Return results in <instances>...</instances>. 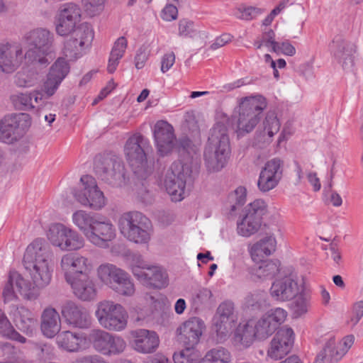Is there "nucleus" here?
I'll return each instance as SVG.
<instances>
[{"instance_id":"nucleus-1","label":"nucleus","mask_w":363,"mask_h":363,"mask_svg":"<svg viewBox=\"0 0 363 363\" xmlns=\"http://www.w3.org/2000/svg\"><path fill=\"white\" fill-rule=\"evenodd\" d=\"M81 18V9L74 3L62 5L55 16V30L59 35L66 36L74 33V36L66 41L63 48V54L70 60L80 57L94 39V32L89 25L79 26Z\"/></svg>"},{"instance_id":"nucleus-2","label":"nucleus","mask_w":363,"mask_h":363,"mask_svg":"<svg viewBox=\"0 0 363 363\" xmlns=\"http://www.w3.org/2000/svg\"><path fill=\"white\" fill-rule=\"evenodd\" d=\"M23 265L36 287L43 289L50 284L53 268L42 240L37 239L27 247L23 256Z\"/></svg>"},{"instance_id":"nucleus-3","label":"nucleus","mask_w":363,"mask_h":363,"mask_svg":"<svg viewBox=\"0 0 363 363\" xmlns=\"http://www.w3.org/2000/svg\"><path fill=\"white\" fill-rule=\"evenodd\" d=\"M230 145L227 127L216 123L211 130L208 144L204 151V161L209 172H217L224 168L230 159Z\"/></svg>"},{"instance_id":"nucleus-4","label":"nucleus","mask_w":363,"mask_h":363,"mask_svg":"<svg viewBox=\"0 0 363 363\" xmlns=\"http://www.w3.org/2000/svg\"><path fill=\"white\" fill-rule=\"evenodd\" d=\"M266 107V100L260 96L243 97L238 101L233 114L238 136H244L254 130Z\"/></svg>"},{"instance_id":"nucleus-5","label":"nucleus","mask_w":363,"mask_h":363,"mask_svg":"<svg viewBox=\"0 0 363 363\" xmlns=\"http://www.w3.org/2000/svg\"><path fill=\"white\" fill-rule=\"evenodd\" d=\"M23 40L27 50L25 54L28 61L36 62L42 65L50 62L48 56L54 52L53 34L48 29L38 28L27 32Z\"/></svg>"},{"instance_id":"nucleus-6","label":"nucleus","mask_w":363,"mask_h":363,"mask_svg":"<svg viewBox=\"0 0 363 363\" xmlns=\"http://www.w3.org/2000/svg\"><path fill=\"white\" fill-rule=\"evenodd\" d=\"M118 228L120 233L130 242L147 244L152 236L150 220L139 211H128L118 218Z\"/></svg>"},{"instance_id":"nucleus-7","label":"nucleus","mask_w":363,"mask_h":363,"mask_svg":"<svg viewBox=\"0 0 363 363\" xmlns=\"http://www.w3.org/2000/svg\"><path fill=\"white\" fill-rule=\"evenodd\" d=\"M94 315L99 325L108 331L121 332L128 326L127 310L122 304L112 300L98 302Z\"/></svg>"},{"instance_id":"nucleus-8","label":"nucleus","mask_w":363,"mask_h":363,"mask_svg":"<svg viewBox=\"0 0 363 363\" xmlns=\"http://www.w3.org/2000/svg\"><path fill=\"white\" fill-rule=\"evenodd\" d=\"M148 141L140 134L130 136L126 141L124 152L134 174L140 179H145L153 172V164L148 162L145 152Z\"/></svg>"},{"instance_id":"nucleus-9","label":"nucleus","mask_w":363,"mask_h":363,"mask_svg":"<svg viewBox=\"0 0 363 363\" xmlns=\"http://www.w3.org/2000/svg\"><path fill=\"white\" fill-rule=\"evenodd\" d=\"M192 172V161H177L172 164L164 177V186L174 201H180L185 197L186 183Z\"/></svg>"},{"instance_id":"nucleus-10","label":"nucleus","mask_w":363,"mask_h":363,"mask_svg":"<svg viewBox=\"0 0 363 363\" xmlns=\"http://www.w3.org/2000/svg\"><path fill=\"white\" fill-rule=\"evenodd\" d=\"M50 242L62 251H77L85 245L84 238L75 230L62 223H53L47 232Z\"/></svg>"},{"instance_id":"nucleus-11","label":"nucleus","mask_w":363,"mask_h":363,"mask_svg":"<svg viewBox=\"0 0 363 363\" xmlns=\"http://www.w3.org/2000/svg\"><path fill=\"white\" fill-rule=\"evenodd\" d=\"M288 313L281 308L269 310L259 318L247 321V326L252 328L255 337L263 340L271 336L286 319Z\"/></svg>"},{"instance_id":"nucleus-12","label":"nucleus","mask_w":363,"mask_h":363,"mask_svg":"<svg viewBox=\"0 0 363 363\" xmlns=\"http://www.w3.org/2000/svg\"><path fill=\"white\" fill-rule=\"evenodd\" d=\"M31 125V119L27 113L11 114L0 121V141L12 144L19 140Z\"/></svg>"},{"instance_id":"nucleus-13","label":"nucleus","mask_w":363,"mask_h":363,"mask_svg":"<svg viewBox=\"0 0 363 363\" xmlns=\"http://www.w3.org/2000/svg\"><path fill=\"white\" fill-rule=\"evenodd\" d=\"M80 182L82 189L74 192V197L82 206L93 210H101L106 205L104 193L99 189L95 179L90 175H84Z\"/></svg>"},{"instance_id":"nucleus-14","label":"nucleus","mask_w":363,"mask_h":363,"mask_svg":"<svg viewBox=\"0 0 363 363\" xmlns=\"http://www.w3.org/2000/svg\"><path fill=\"white\" fill-rule=\"evenodd\" d=\"M60 267L68 283L83 275L89 274L93 264L88 257L79 253L69 252L62 256Z\"/></svg>"},{"instance_id":"nucleus-15","label":"nucleus","mask_w":363,"mask_h":363,"mask_svg":"<svg viewBox=\"0 0 363 363\" xmlns=\"http://www.w3.org/2000/svg\"><path fill=\"white\" fill-rule=\"evenodd\" d=\"M17 294H19L25 299L35 300L39 296V289L25 279L18 272H11L3 291L4 301L16 300Z\"/></svg>"},{"instance_id":"nucleus-16","label":"nucleus","mask_w":363,"mask_h":363,"mask_svg":"<svg viewBox=\"0 0 363 363\" xmlns=\"http://www.w3.org/2000/svg\"><path fill=\"white\" fill-rule=\"evenodd\" d=\"M266 203L262 199H256L246 207L245 216L238 220V233L243 237H250L258 231L261 225L262 216L266 212Z\"/></svg>"},{"instance_id":"nucleus-17","label":"nucleus","mask_w":363,"mask_h":363,"mask_svg":"<svg viewBox=\"0 0 363 363\" xmlns=\"http://www.w3.org/2000/svg\"><path fill=\"white\" fill-rule=\"evenodd\" d=\"M206 325L199 317H191L183 321L176 330L177 340L183 345L197 346L205 332Z\"/></svg>"},{"instance_id":"nucleus-18","label":"nucleus","mask_w":363,"mask_h":363,"mask_svg":"<svg viewBox=\"0 0 363 363\" xmlns=\"http://www.w3.org/2000/svg\"><path fill=\"white\" fill-rule=\"evenodd\" d=\"M28 60L22 45L18 43H0V72L11 74Z\"/></svg>"},{"instance_id":"nucleus-19","label":"nucleus","mask_w":363,"mask_h":363,"mask_svg":"<svg viewBox=\"0 0 363 363\" xmlns=\"http://www.w3.org/2000/svg\"><path fill=\"white\" fill-rule=\"evenodd\" d=\"M303 285L298 283L297 275L291 273L276 279L270 289V294L277 301H289L303 291Z\"/></svg>"},{"instance_id":"nucleus-20","label":"nucleus","mask_w":363,"mask_h":363,"mask_svg":"<svg viewBox=\"0 0 363 363\" xmlns=\"http://www.w3.org/2000/svg\"><path fill=\"white\" fill-rule=\"evenodd\" d=\"M116 238V229L112 222L98 216L86 239L93 245L106 248Z\"/></svg>"},{"instance_id":"nucleus-21","label":"nucleus","mask_w":363,"mask_h":363,"mask_svg":"<svg viewBox=\"0 0 363 363\" xmlns=\"http://www.w3.org/2000/svg\"><path fill=\"white\" fill-rule=\"evenodd\" d=\"M295 334L288 326L281 328L270 342L267 357L274 360L284 357L291 350Z\"/></svg>"},{"instance_id":"nucleus-22","label":"nucleus","mask_w":363,"mask_h":363,"mask_svg":"<svg viewBox=\"0 0 363 363\" xmlns=\"http://www.w3.org/2000/svg\"><path fill=\"white\" fill-rule=\"evenodd\" d=\"M283 166L284 162L277 157L264 164L257 181L258 189L262 192H268L278 185L282 177Z\"/></svg>"},{"instance_id":"nucleus-23","label":"nucleus","mask_w":363,"mask_h":363,"mask_svg":"<svg viewBox=\"0 0 363 363\" xmlns=\"http://www.w3.org/2000/svg\"><path fill=\"white\" fill-rule=\"evenodd\" d=\"M96 174L101 179L113 183L123 177V166L121 162L113 157L98 156L94 160Z\"/></svg>"},{"instance_id":"nucleus-24","label":"nucleus","mask_w":363,"mask_h":363,"mask_svg":"<svg viewBox=\"0 0 363 363\" xmlns=\"http://www.w3.org/2000/svg\"><path fill=\"white\" fill-rule=\"evenodd\" d=\"M69 71L70 66L68 62L63 57H59L50 68L43 85L44 92L48 96H52Z\"/></svg>"},{"instance_id":"nucleus-25","label":"nucleus","mask_w":363,"mask_h":363,"mask_svg":"<svg viewBox=\"0 0 363 363\" xmlns=\"http://www.w3.org/2000/svg\"><path fill=\"white\" fill-rule=\"evenodd\" d=\"M330 48L334 57L342 68L350 70L354 65V45L342 36H336Z\"/></svg>"},{"instance_id":"nucleus-26","label":"nucleus","mask_w":363,"mask_h":363,"mask_svg":"<svg viewBox=\"0 0 363 363\" xmlns=\"http://www.w3.org/2000/svg\"><path fill=\"white\" fill-rule=\"evenodd\" d=\"M61 313L65 321L69 325L86 328L91 323V318L88 311L74 302L67 301L63 304Z\"/></svg>"},{"instance_id":"nucleus-27","label":"nucleus","mask_w":363,"mask_h":363,"mask_svg":"<svg viewBox=\"0 0 363 363\" xmlns=\"http://www.w3.org/2000/svg\"><path fill=\"white\" fill-rule=\"evenodd\" d=\"M133 338V348L141 354H150L155 352L159 347L160 338L153 330L138 329L131 332Z\"/></svg>"},{"instance_id":"nucleus-28","label":"nucleus","mask_w":363,"mask_h":363,"mask_svg":"<svg viewBox=\"0 0 363 363\" xmlns=\"http://www.w3.org/2000/svg\"><path fill=\"white\" fill-rule=\"evenodd\" d=\"M154 137L157 151L163 156L169 153L174 147L175 136L174 128L164 121H157L154 126Z\"/></svg>"},{"instance_id":"nucleus-29","label":"nucleus","mask_w":363,"mask_h":363,"mask_svg":"<svg viewBox=\"0 0 363 363\" xmlns=\"http://www.w3.org/2000/svg\"><path fill=\"white\" fill-rule=\"evenodd\" d=\"M135 277L142 284L153 289L164 288L168 284V275L160 267L150 265L143 274L135 270Z\"/></svg>"},{"instance_id":"nucleus-30","label":"nucleus","mask_w":363,"mask_h":363,"mask_svg":"<svg viewBox=\"0 0 363 363\" xmlns=\"http://www.w3.org/2000/svg\"><path fill=\"white\" fill-rule=\"evenodd\" d=\"M56 344L62 350L77 352L86 347V337L83 333L62 331L57 335Z\"/></svg>"},{"instance_id":"nucleus-31","label":"nucleus","mask_w":363,"mask_h":363,"mask_svg":"<svg viewBox=\"0 0 363 363\" xmlns=\"http://www.w3.org/2000/svg\"><path fill=\"white\" fill-rule=\"evenodd\" d=\"M40 330L44 336L53 338L61 330V319L58 312L52 307H46L40 317Z\"/></svg>"},{"instance_id":"nucleus-32","label":"nucleus","mask_w":363,"mask_h":363,"mask_svg":"<svg viewBox=\"0 0 363 363\" xmlns=\"http://www.w3.org/2000/svg\"><path fill=\"white\" fill-rule=\"evenodd\" d=\"M76 297L84 301L94 300L96 296V289L89 274L83 275L68 282Z\"/></svg>"},{"instance_id":"nucleus-33","label":"nucleus","mask_w":363,"mask_h":363,"mask_svg":"<svg viewBox=\"0 0 363 363\" xmlns=\"http://www.w3.org/2000/svg\"><path fill=\"white\" fill-rule=\"evenodd\" d=\"M13 321L17 328L28 337L36 332L38 320L35 315L28 308L19 307L14 313Z\"/></svg>"},{"instance_id":"nucleus-34","label":"nucleus","mask_w":363,"mask_h":363,"mask_svg":"<svg viewBox=\"0 0 363 363\" xmlns=\"http://www.w3.org/2000/svg\"><path fill=\"white\" fill-rule=\"evenodd\" d=\"M277 240L274 236L267 235L255 244L249 246V253L253 262H259L263 258L269 256L275 250Z\"/></svg>"},{"instance_id":"nucleus-35","label":"nucleus","mask_w":363,"mask_h":363,"mask_svg":"<svg viewBox=\"0 0 363 363\" xmlns=\"http://www.w3.org/2000/svg\"><path fill=\"white\" fill-rule=\"evenodd\" d=\"M279 272V262L272 260L262 262L259 266L249 269L250 278L255 281L273 278Z\"/></svg>"},{"instance_id":"nucleus-36","label":"nucleus","mask_w":363,"mask_h":363,"mask_svg":"<svg viewBox=\"0 0 363 363\" xmlns=\"http://www.w3.org/2000/svg\"><path fill=\"white\" fill-rule=\"evenodd\" d=\"M281 123L274 111H268L262 123L261 140L269 143L280 130Z\"/></svg>"},{"instance_id":"nucleus-37","label":"nucleus","mask_w":363,"mask_h":363,"mask_svg":"<svg viewBox=\"0 0 363 363\" xmlns=\"http://www.w3.org/2000/svg\"><path fill=\"white\" fill-rule=\"evenodd\" d=\"M238 318L214 316L213 330L218 342H223L236 325Z\"/></svg>"},{"instance_id":"nucleus-38","label":"nucleus","mask_w":363,"mask_h":363,"mask_svg":"<svg viewBox=\"0 0 363 363\" xmlns=\"http://www.w3.org/2000/svg\"><path fill=\"white\" fill-rule=\"evenodd\" d=\"M98 216L84 210H77L72 216L73 223L86 238L94 224Z\"/></svg>"},{"instance_id":"nucleus-39","label":"nucleus","mask_w":363,"mask_h":363,"mask_svg":"<svg viewBox=\"0 0 363 363\" xmlns=\"http://www.w3.org/2000/svg\"><path fill=\"white\" fill-rule=\"evenodd\" d=\"M127 45L128 41L125 37H120L115 41L108 58L107 65L108 73L113 74L116 70L121 59L124 55Z\"/></svg>"},{"instance_id":"nucleus-40","label":"nucleus","mask_w":363,"mask_h":363,"mask_svg":"<svg viewBox=\"0 0 363 363\" xmlns=\"http://www.w3.org/2000/svg\"><path fill=\"white\" fill-rule=\"evenodd\" d=\"M255 337L252 328L247 326V322L245 325H240L234 334L233 342L240 349L247 348L253 343Z\"/></svg>"},{"instance_id":"nucleus-41","label":"nucleus","mask_w":363,"mask_h":363,"mask_svg":"<svg viewBox=\"0 0 363 363\" xmlns=\"http://www.w3.org/2000/svg\"><path fill=\"white\" fill-rule=\"evenodd\" d=\"M111 335L106 330L93 329L88 334L86 340H89L97 352L103 354Z\"/></svg>"},{"instance_id":"nucleus-42","label":"nucleus","mask_w":363,"mask_h":363,"mask_svg":"<svg viewBox=\"0 0 363 363\" xmlns=\"http://www.w3.org/2000/svg\"><path fill=\"white\" fill-rule=\"evenodd\" d=\"M231 361L230 352L221 346L208 350L201 359V363H231Z\"/></svg>"},{"instance_id":"nucleus-43","label":"nucleus","mask_w":363,"mask_h":363,"mask_svg":"<svg viewBox=\"0 0 363 363\" xmlns=\"http://www.w3.org/2000/svg\"><path fill=\"white\" fill-rule=\"evenodd\" d=\"M0 335L11 340L26 343V338L14 329L5 313L0 309Z\"/></svg>"},{"instance_id":"nucleus-44","label":"nucleus","mask_w":363,"mask_h":363,"mask_svg":"<svg viewBox=\"0 0 363 363\" xmlns=\"http://www.w3.org/2000/svg\"><path fill=\"white\" fill-rule=\"evenodd\" d=\"M121 269V268L113 264H101L96 269V275L99 280L103 284L108 287Z\"/></svg>"},{"instance_id":"nucleus-45","label":"nucleus","mask_w":363,"mask_h":363,"mask_svg":"<svg viewBox=\"0 0 363 363\" xmlns=\"http://www.w3.org/2000/svg\"><path fill=\"white\" fill-rule=\"evenodd\" d=\"M184 346V349L174 352L173 355L174 363H201L199 354L195 350L196 346Z\"/></svg>"},{"instance_id":"nucleus-46","label":"nucleus","mask_w":363,"mask_h":363,"mask_svg":"<svg viewBox=\"0 0 363 363\" xmlns=\"http://www.w3.org/2000/svg\"><path fill=\"white\" fill-rule=\"evenodd\" d=\"M126 347V342L121 336L112 334L102 355L107 357L120 355Z\"/></svg>"},{"instance_id":"nucleus-47","label":"nucleus","mask_w":363,"mask_h":363,"mask_svg":"<svg viewBox=\"0 0 363 363\" xmlns=\"http://www.w3.org/2000/svg\"><path fill=\"white\" fill-rule=\"evenodd\" d=\"M338 346H336L335 340L330 338L325 344L323 350L317 356L315 363H331L337 362L340 359L336 358V351Z\"/></svg>"},{"instance_id":"nucleus-48","label":"nucleus","mask_w":363,"mask_h":363,"mask_svg":"<svg viewBox=\"0 0 363 363\" xmlns=\"http://www.w3.org/2000/svg\"><path fill=\"white\" fill-rule=\"evenodd\" d=\"M38 74L33 70H21L15 75V84L19 87H31L38 82Z\"/></svg>"},{"instance_id":"nucleus-49","label":"nucleus","mask_w":363,"mask_h":363,"mask_svg":"<svg viewBox=\"0 0 363 363\" xmlns=\"http://www.w3.org/2000/svg\"><path fill=\"white\" fill-rule=\"evenodd\" d=\"M294 298L295 300L292 302L291 308L293 315L296 318H298L308 312L310 306L309 297L303 291Z\"/></svg>"},{"instance_id":"nucleus-50","label":"nucleus","mask_w":363,"mask_h":363,"mask_svg":"<svg viewBox=\"0 0 363 363\" xmlns=\"http://www.w3.org/2000/svg\"><path fill=\"white\" fill-rule=\"evenodd\" d=\"M191 302L196 309L208 306L213 302V294L209 289L201 288L193 294Z\"/></svg>"},{"instance_id":"nucleus-51","label":"nucleus","mask_w":363,"mask_h":363,"mask_svg":"<svg viewBox=\"0 0 363 363\" xmlns=\"http://www.w3.org/2000/svg\"><path fill=\"white\" fill-rule=\"evenodd\" d=\"M113 291L122 296L130 297L134 295L135 287L130 274L115 287Z\"/></svg>"},{"instance_id":"nucleus-52","label":"nucleus","mask_w":363,"mask_h":363,"mask_svg":"<svg viewBox=\"0 0 363 363\" xmlns=\"http://www.w3.org/2000/svg\"><path fill=\"white\" fill-rule=\"evenodd\" d=\"M179 35L196 38L201 35V33L196 28L193 22L184 19L179 23Z\"/></svg>"},{"instance_id":"nucleus-53","label":"nucleus","mask_w":363,"mask_h":363,"mask_svg":"<svg viewBox=\"0 0 363 363\" xmlns=\"http://www.w3.org/2000/svg\"><path fill=\"white\" fill-rule=\"evenodd\" d=\"M30 92L18 93L11 96L13 104L20 108L30 110L35 108V104L31 100Z\"/></svg>"},{"instance_id":"nucleus-54","label":"nucleus","mask_w":363,"mask_h":363,"mask_svg":"<svg viewBox=\"0 0 363 363\" xmlns=\"http://www.w3.org/2000/svg\"><path fill=\"white\" fill-rule=\"evenodd\" d=\"M234 311V304L232 302L224 301L218 306L215 316L229 318H238Z\"/></svg>"},{"instance_id":"nucleus-55","label":"nucleus","mask_w":363,"mask_h":363,"mask_svg":"<svg viewBox=\"0 0 363 363\" xmlns=\"http://www.w3.org/2000/svg\"><path fill=\"white\" fill-rule=\"evenodd\" d=\"M260 10L252 6H240L238 9L235 15L238 18L249 21L260 13Z\"/></svg>"},{"instance_id":"nucleus-56","label":"nucleus","mask_w":363,"mask_h":363,"mask_svg":"<svg viewBox=\"0 0 363 363\" xmlns=\"http://www.w3.org/2000/svg\"><path fill=\"white\" fill-rule=\"evenodd\" d=\"M354 342V336L349 335L342 338L338 345V349L336 351V358L341 359L352 346Z\"/></svg>"},{"instance_id":"nucleus-57","label":"nucleus","mask_w":363,"mask_h":363,"mask_svg":"<svg viewBox=\"0 0 363 363\" xmlns=\"http://www.w3.org/2000/svg\"><path fill=\"white\" fill-rule=\"evenodd\" d=\"M150 265L143 259L141 255H135L132 259L130 270L135 277V270H137L139 274H143Z\"/></svg>"},{"instance_id":"nucleus-58","label":"nucleus","mask_w":363,"mask_h":363,"mask_svg":"<svg viewBox=\"0 0 363 363\" xmlns=\"http://www.w3.org/2000/svg\"><path fill=\"white\" fill-rule=\"evenodd\" d=\"M274 36V31L269 30L263 34L261 40L264 47H267L268 50L272 52L279 50L278 42L275 41Z\"/></svg>"},{"instance_id":"nucleus-59","label":"nucleus","mask_w":363,"mask_h":363,"mask_svg":"<svg viewBox=\"0 0 363 363\" xmlns=\"http://www.w3.org/2000/svg\"><path fill=\"white\" fill-rule=\"evenodd\" d=\"M362 317L363 301H359L356 302L352 306V313L349 320V323L354 326L358 323Z\"/></svg>"},{"instance_id":"nucleus-60","label":"nucleus","mask_w":363,"mask_h":363,"mask_svg":"<svg viewBox=\"0 0 363 363\" xmlns=\"http://www.w3.org/2000/svg\"><path fill=\"white\" fill-rule=\"evenodd\" d=\"M149 57V51L147 48H140L135 57V66L138 69H140L144 67L146 61Z\"/></svg>"},{"instance_id":"nucleus-61","label":"nucleus","mask_w":363,"mask_h":363,"mask_svg":"<svg viewBox=\"0 0 363 363\" xmlns=\"http://www.w3.org/2000/svg\"><path fill=\"white\" fill-rule=\"evenodd\" d=\"M175 62V55L170 52L164 55L161 60V71L165 73L169 70Z\"/></svg>"},{"instance_id":"nucleus-62","label":"nucleus","mask_w":363,"mask_h":363,"mask_svg":"<svg viewBox=\"0 0 363 363\" xmlns=\"http://www.w3.org/2000/svg\"><path fill=\"white\" fill-rule=\"evenodd\" d=\"M178 11L175 6L167 5L162 12V18L167 21H171L177 18Z\"/></svg>"},{"instance_id":"nucleus-63","label":"nucleus","mask_w":363,"mask_h":363,"mask_svg":"<svg viewBox=\"0 0 363 363\" xmlns=\"http://www.w3.org/2000/svg\"><path fill=\"white\" fill-rule=\"evenodd\" d=\"M279 50L274 51L276 53H282L286 55L293 56L296 54L295 48L289 42L285 41L281 43H278Z\"/></svg>"},{"instance_id":"nucleus-64","label":"nucleus","mask_w":363,"mask_h":363,"mask_svg":"<svg viewBox=\"0 0 363 363\" xmlns=\"http://www.w3.org/2000/svg\"><path fill=\"white\" fill-rule=\"evenodd\" d=\"M72 363H108L98 354L87 355L75 359Z\"/></svg>"}]
</instances>
